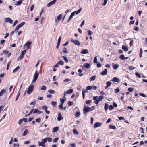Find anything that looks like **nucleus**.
I'll return each instance as SVG.
<instances>
[{
    "label": "nucleus",
    "mask_w": 147,
    "mask_h": 147,
    "mask_svg": "<svg viewBox=\"0 0 147 147\" xmlns=\"http://www.w3.org/2000/svg\"><path fill=\"white\" fill-rule=\"evenodd\" d=\"M104 98V96L102 95L99 96L98 98L97 96H94L93 99L95 100L94 102L96 104H98L99 102L101 101Z\"/></svg>",
    "instance_id": "f257e3e1"
},
{
    "label": "nucleus",
    "mask_w": 147,
    "mask_h": 147,
    "mask_svg": "<svg viewBox=\"0 0 147 147\" xmlns=\"http://www.w3.org/2000/svg\"><path fill=\"white\" fill-rule=\"evenodd\" d=\"M34 85L31 84L28 88V90L27 91V93L29 95L32 93L33 90V88Z\"/></svg>",
    "instance_id": "f03ea898"
},
{
    "label": "nucleus",
    "mask_w": 147,
    "mask_h": 147,
    "mask_svg": "<svg viewBox=\"0 0 147 147\" xmlns=\"http://www.w3.org/2000/svg\"><path fill=\"white\" fill-rule=\"evenodd\" d=\"M91 111V109L89 107L84 106L83 109V113L84 114H86V113Z\"/></svg>",
    "instance_id": "7ed1b4c3"
},
{
    "label": "nucleus",
    "mask_w": 147,
    "mask_h": 147,
    "mask_svg": "<svg viewBox=\"0 0 147 147\" xmlns=\"http://www.w3.org/2000/svg\"><path fill=\"white\" fill-rule=\"evenodd\" d=\"M38 75L39 73L37 71H36L34 76V78L32 81V83L34 82L38 78Z\"/></svg>",
    "instance_id": "20e7f679"
},
{
    "label": "nucleus",
    "mask_w": 147,
    "mask_h": 147,
    "mask_svg": "<svg viewBox=\"0 0 147 147\" xmlns=\"http://www.w3.org/2000/svg\"><path fill=\"white\" fill-rule=\"evenodd\" d=\"M31 44V42L29 41L27 42L24 45V47H27V49H29L30 48V46Z\"/></svg>",
    "instance_id": "39448f33"
},
{
    "label": "nucleus",
    "mask_w": 147,
    "mask_h": 147,
    "mask_svg": "<svg viewBox=\"0 0 147 147\" xmlns=\"http://www.w3.org/2000/svg\"><path fill=\"white\" fill-rule=\"evenodd\" d=\"M71 42L73 43H74L75 45H76L78 46H79L80 45V42L79 41L77 40H74L73 39H72Z\"/></svg>",
    "instance_id": "423d86ee"
},
{
    "label": "nucleus",
    "mask_w": 147,
    "mask_h": 147,
    "mask_svg": "<svg viewBox=\"0 0 147 147\" xmlns=\"http://www.w3.org/2000/svg\"><path fill=\"white\" fill-rule=\"evenodd\" d=\"M5 22H9L10 24H12L13 23V20L9 18H7L5 19Z\"/></svg>",
    "instance_id": "0eeeda50"
},
{
    "label": "nucleus",
    "mask_w": 147,
    "mask_h": 147,
    "mask_svg": "<svg viewBox=\"0 0 147 147\" xmlns=\"http://www.w3.org/2000/svg\"><path fill=\"white\" fill-rule=\"evenodd\" d=\"M63 119V118L61 117V114L60 113H59L58 114L57 120L59 121H60Z\"/></svg>",
    "instance_id": "6e6552de"
},
{
    "label": "nucleus",
    "mask_w": 147,
    "mask_h": 147,
    "mask_svg": "<svg viewBox=\"0 0 147 147\" xmlns=\"http://www.w3.org/2000/svg\"><path fill=\"white\" fill-rule=\"evenodd\" d=\"M88 50L87 49H83L81 52V54H86L88 53Z\"/></svg>",
    "instance_id": "1a4fd4ad"
},
{
    "label": "nucleus",
    "mask_w": 147,
    "mask_h": 147,
    "mask_svg": "<svg viewBox=\"0 0 147 147\" xmlns=\"http://www.w3.org/2000/svg\"><path fill=\"white\" fill-rule=\"evenodd\" d=\"M111 81L114 82H119L120 81V80L117 77H114L112 79Z\"/></svg>",
    "instance_id": "9d476101"
},
{
    "label": "nucleus",
    "mask_w": 147,
    "mask_h": 147,
    "mask_svg": "<svg viewBox=\"0 0 147 147\" xmlns=\"http://www.w3.org/2000/svg\"><path fill=\"white\" fill-rule=\"evenodd\" d=\"M23 0H20L18 2H14V4L15 5H20L22 3Z\"/></svg>",
    "instance_id": "9b49d317"
},
{
    "label": "nucleus",
    "mask_w": 147,
    "mask_h": 147,
    "mask_svg": "<svg viewBox=\"0 0 147 147\" xmlns=\"http://www.w3.org/2000/svg\"><path fill=\"white\" fill-rule=\"evenodd\" d=\"M59 129V127H56L53 128L52 129V132L54 133L55 132H57Z\"/></svg>",
    "instance_id": "f8f14e48"
},
{
    "label": "nucleus",
    "mask_w": 147,
    "mask_h": 147,
    "mask_svg": "<svg viewBox=\"0 0 147 147\" xmlns=\"http://www.w3.org/2000/svg\"><path fill=\"white\" fill-rule=\"evenodd\" d=\"M55 2H54V1H52L51 2H50L49 3H48L47 5V6L48 7H50L52 5L54 4Z\"/></svg>",
    "instance_id": "ddd939ff"
},
{
    "label": "nucleus",
    "mask_w": 147,
    "mask_h": 147,
    "mask_svg": "<svg viewBox=\"0 0 147 147\" xmlns=\"http://www.w3.org/2000/svg\"><path fill=\"white\" fill-rule=\"evenodd\" d=\"M75 14V12H72L71 14V15L70 16L68 20L67 21L68 22H69L72 19L74 16V15Z\"/></svg>",
    "instance_id": "4468645a"
},
{
    "label": "nucleus",
    "mask_w": 147,
    "mask_h": 147,
    "mask_svg": "<svg viewBox=\"0 0 147 147\" xmlns=\"http://www.w3.org/2000/svg\"><path fill=\"white\" fill-rule=\"evenodd\" d=\"M6 93V90H5L3 89L0 92V96H1L3 95Z\"/></svg>",
    "instance_id": "2eb2a0df"
},
{
    "label": "nucleus",
    "mask_w": 147,
    "mask_h": 147,
    "mask_svg": "<svg viewBox=\"0 0 147 147\" xmlns=\"http://www.w3.org/2000/svg\"><path fill=\"white\" fill-rule=\"evenodd\" d=\"M101 125V124L99 122H96L95 123L94 125V127L95 128H96L100 126Z\"/></svg>",
    "instance_id": "dca6fc26"
},
{
    "label": "nucleus",
    "mask_w": 147,
    "mask_h": 147,
    "mask_svg": "<svg viewBox=\"0 0 147 147\" xmlns=\"http://www.w3.org/2000/svg\"><path fill=\"white\" fill-rule=\"evenodd\" d=\"M38 143L39 146H42V147H45V145L43 142L39 141Z\"/></svg>",
    "instance_id": "f3484780"
},
{
    "label": "nucleus",
    "mask_w": 147,
    "mask_h": 147,
    "mask_svg": "<svg viewBox=\"0 0 147 147\" xmlns=\"http://www.w3.org/2000/svg\"><path fill=\"white\" fill-rule=\"evenodd\" d=\"M120 58H121L122 60H124L125 59H127L128 57H125L123 55H121L120 56Z\"/></svg>",
    "instance_id": "a211bd4d"
},
{
    "label": "nucleus",
    "mask_w": 147,
    "mask_h": 147,
    "mask_svg": "<svg viewBox=\"0 0 147 147\" xmlns=\"http://www.w3.org/2000/svg\"><path fill=\"white\" fill-rule=\"evenodd\" d=\"M122 48L126 52L128 50V47L125 45H123L122 46Z\"/></svg>",
    "instance_id": "6ab92c4d"
},
{
    "label": "nucleus",
    "mask_w": 147,
    "mask_h": 147,
    "mask_svg": "<svg viewBox=\"0 0 147 147\" xmlns=\"http://www.w3.org/2000/svg\"><path fill=\"white\" fill-rule=\"evenodd\" d=\"M107 69H105L103 71L101 72V74L102 75H104L107 74Z\"/></svg>",
    "instance_id": "aec40b11"
},
{
    "label": "nucleus",
    "mask_w": 147,
    "mask_h": 147,
    "mask_svg": "<svg viewBox=\"0 0 147 147\" xmlns=\"http://www.w3.org/2000/svg\"><path fill=\"white\" fill-rule=\"evenodd\" d=\"M110 86V82L109 81L107 82V83L106 86H105V88L106 89H107Z\"/></svg>",
    "instance_id": "412c9836"
},
{
    "label": "nucleus",
    "mask_w": 147,
    "mask_h": 147,
    "mask_svg": "<svg viewBox=\"0 0 147 147\" xmlns=\"http://www.w3.org/2000/svg\"><path fill=\"white\" fill-rule=\"evenodd\" d=\"M86 92V91L84 89H82V97L83 99H84L85 96V93Z\"/></svg>",
    "instance_id": "4be33fe9"
},
{
    "label": "nucleus",
    "mask_w": 147,
    "mask_h": 147,
    "mask_svg": "<svg viewBox=\"0 0 147 147\" xmlns=\"http://www.w3.org/2000/svg\"><path fill=\"white\" fill-rule=\"evenodd\" d=\"M73 92V90L72 89H70L66 91L67 94H70L72 93Z\"/></svg>",
    "instance_id": "5701e85b"
},
{
    "label": "nucleus",
    "mask_w": 147,
    "mask_h": 147,
    "mask_svg": "<svg viewBox=\"0 0 147 147\" xmlns=\"http://www.w3.org/2000/svg\"><path fill=\"white\" fill-rule=\"evenodd\" d=\"M119 67V65L117 64H113V67L114 69H116Z\"/></svg>",
    "instance_id": "b1692460"
},
{
    "label": "nucleus",
    "mask_w": 147,
    "mask_h": 147,
    "mask_svg": "<svg viewBox=\"0 0 147 147\" xmlns=\"http://www.w3.org/2000/svg\"><path fill=\"white\" fill-rule=\"evenodd\" d=\"M24 55L21 53L19 57L18 58L17 60L20 61L24 57Z\"/></svg>",
    "instance_id": "393cba45"
},
{
    "label": "nucleus",
    "mask_w": 147,
    "mask_h": 147,
    "mask_svg": "<svg viewBox=\"0 0 147 147\" xmlns=\"http://www.w3.org/2000/svg\"><path fill=\"white\" fill-rule=\"evenodd\" d=\"M96 78V76L95 75L94 76H92L90 78V81H92L95 80Z\"/></svg>",
    "instance_id": "a878e982"
},
{
    "label": "nucleus",
    "mask_w": 147,
    "mask_h": 147,
    "mask_svg": "<svg viewBox=\"0 0 147 147\" xmlns=\"http://www.w3.org/2000/svg\"><path fill=\"white\" fill-rule=\"evenodd\" d=\"M20 89H19V92L18 93L17 95L16 96V98L15 100V101H16L17 100V99H18V98H19V97L20 95Z\"/></svg>",
    "instance_id": "bb28decb"
},
{
    "label": "nucleus",
    "mask_w": 147,
    "mask_h": 147,
    "mask_svg": "<svg viewBox=\"0 0 147 147\" xmlns=\"http://www.w3.org/2000/svg\"><path fill=\"white\" fill-rule=\"evenodd\" d=\"M20 69L19 67L18 66L13 71V73H15L17 71Z\"/></svg>",
    "instance_id": "cd10ccee"
},
{
    "label": "nucleus",
    "mask_w": 147,
    "mask_h": 147,
    "mask_svg": "<svg viewBox=\"0 0 147 147\" xmlns=\"http://www.w3.org/2000/svg\"><path fill=\"white\" fill-rule=\"evenodd\" d=\"M90 64H88L87 63H86L84 64V67L86 68H89L90 67Z\"/></svg>",
    "instance_id": "c85d7f7f"
},
{
    "label": "nucleus",
    "mask_w": 147,
    "mask_h": 147,
    "mask_svg": "<svg viewBox=\"0 0 147 147\" xmlns=\"http://www.w3.org/2000/svg\"><path fill=\"white\" fill-rule=\"evenodd\" d=\"M82 9V8H81L80 9H79L77 11H74V12H75V13H76V14H79L81 11V10Z\"/></svg>",
    "instance_id": "c756f323"
},
{
    "label": "nucleus",
    "mask_w": 147,
    "mask_h": 147,
    "mask_svg": "<svg viewBox=\"0 0 147 147\" xmlns=\"http://www.w3.org/2000/svg\"><path fill=\"white\" fill-rule=\"evenodd\" d=\"M92 88V86H87L86 88V90H91Z\"/></svg>",
    "instance_id": "7c9ffc66"
},
{
    "label": "nucleus",
    "mask_w": 147,
    "mask_h": 147,
    "mask_svg": "<svg viewBox=\"0 0 147 147\" xmlns=\"http://www.w3.org/2000/svg\"><path fill=\"white\" fill-rule=\"evenodd\" d=\"M28 132V130L27 129L25 130L23 133V136H26V135L27 134Z\"/></svg>",
    "instance_id": "2f4dec72"
},
{
    "label": "nucleus",
    "mask_w": 147,
    "mask_h": 147,
    "mask_svg": "<svg viewBox=\"0 0 147 147\" xmlns=\"http://www.w3.org/2000/svg\"><path fill=\"white\" fill-rule=\"evenodd\" d=\"M51 104L54 106L55 107L57 105V102H56L52 101L51 102Z\"/></svg>",
    "instance_id": "473e14b6"
},
{
    "label": "nucleus",
    "mask_w": 147,
    "mask_h": 147,
    "mask_svg": "<svg viewBox=\"0 0 147 147\" xmlns=\"http://www.w3.org/2000/svg\"><path fill=\"white\" fill-rule=\"evenodd\" d=\"M109 105L107 103H105V109L106 111L108 109Z\"/></svg>",
    "instance_id": "72a5a7b5"
},
{
    "label": "nucleus",
    "mask_w": 147,
    "mask_h": 147,
    "mask_svg": "<svg viewBox=\"0 0 147 147\" xmlns=\"http://www.w3.org/2000/svg\"><path fill=\"white\" fill-rule=\"evenodd\" d=\"M46 89V87L44 85L42 86L41 87V90H45Z\"/></svg>",
    "instance_id": "f704fd0d"
},
{
    "label": "nucleus",
    "mask_w": 147,
    "mask_h": 147,
    "mask_svg": "<svg viewBox=\"0 0 147 147\" xmlns=\"http://www.w3.org/2000/svg\"><path fill=\"white\" fill-rule=\"evenodd\" d=\"M34 109H32L31 110V111H30V113H28V114H27V115H26L25 116V117H26L27 116H28L30 115L32 113V112H33Z\"/></svg>",
    "instance_id": "c9c22d12"
},
{
    "label": "nucleus",
    "mask_w": 147,
    "mask_h": 147,
    "mask_svg": "<svg viewBox=\"0 0 147 147\" xmlns=\"http://www.w3.org/2000/svg\"><path fill=\"white\" fill-rule=\"evenodd\" d=\"M25 24V22H22L18 26H19V27L21 28L23 26V25Z\"/></svg>",
    "instance_id": "e433bc0d"
},
{
    "label": "nucleus",
    "mask_w": 147,
    "mask_h": 147,
    "mask_svg": "<svg viewBox=\"0 0 147 147\" xmlns=\"http://www.w3.org/2000/svg\"><path fill=\"white\" fill-rule=\"evenodd\" d=\"M62 57L63 58L64 60L66 63L68 62V59L65 57L64 56H63Z\"/></svg>",
    "instance_id": "4c0bfd02"
},
{
    "label": "nucleus",
    "mask_w": 147,
    "mask_h": 147,
    "mask_svg": "<svg viewBox=\"0 0 147 147\" xmlns=\"http://www.w3.org/2000/svg\"><path fill=\"white\" fill-rule=\"evenodd\" d=\"M143 53V51L142 48H141L140 53V57H142V54Z\"/></svg>",
    "instance_id": "58836bf2"
},
{
    "label": "nucleus",
    "mask_w": 147,
    "mask_h": 147,
    "mask_svg": "<svg viewBox=\"0 0 147 147\" xmlns=\"http://www.w3.org/2000/svg\"><path fill=\"white\" fill-rule=\"evenodd\" d=\"M67 49L65 47L63 48V52L64 53H68V52L67 51Z\"/></svg>",
    "instance_id": "ea45409f"
},
{
    "label": "nucleus",
    "mask_w": 147,
    "mask_h": 147,
    "mask_svg": "<svg viewBox=\"0 0 147 147\" xmlns=\"http://www.w3.org/2000/svg\"><path fill=\"white\" fill-rule=\"evenodd\" d=\"M63 104L60 103L59 106V109L61 110L63 108Z\"/></svg>",
    "instance_id": "a19ab883"
},
{
    "label": "nucleus",
    "mask_w": 147,
    "mask_h": 147,
    "mask_svg": "<svg viewBox=\"0 0 147 147\" xmlns=\"http://www.w3.org/2000/svg\"><path fill=\"white\" fill-rule=\"evenodd\" d=\"M48 92L50 94H54L55 91L52 90H48Z\"/></svg>",
    "instance_id": "79ce46f5"
},
{
    "label": "nucleus",
    "mask_w": 147,
    "mask_h": 147,
    "mask_svg": "<svg viewBox=\"0 0 147 147\" xmlns=\"http://www.w3.org/2000/svg\"><path fill=\"white\" fill-rule=\"evenodd\" d=\"M58 63H59V64L61 65H63L64 64V62L62 61H59L58 62Z\"/></svg>",
    "instance_id": "37998d69"
},
{
    "label": "nucleus",
    "mask_w": 147,
    "mask_h": 147,
    "mask_svg": "<svg viewBox=\"0 0 147 147\" xmlns=\"http://www.w3.org/2000/svg\"><path fill=\"white\" fill-rule=\"evenodd\" d=\"M139 94L141 96L144 97H146V96L145 95V94H144L142 93H139Z\"/></svg>",
    "instance_id": "c03bdc74"
},
{
    "label": "nucleus",
    "mask_w": 147,
    "mask_h": 147,
    "mask_svg": "<svg viewBox=\"0 0 147 147\" xmlns=\"http://www.w3.org/2000/svg\"><path fill=\"white\" fill-rule=\"evenodd\" d=\"M80 115V112H77L76 114L75 115V116L76 117H79Z\"/></svg>",
    "instance_id": "a18cd8bd"
},
{
    "label": "nucleus",
    "mask_w": 147,
    "mask_h": 147,
    "mask_svg": "<svg viewBox=\"0 0 147 147\" xmlns=\"http://www.w3.org/2000/svg\"><path fill=\"white\" fill-rule=\"evenodd\" d=\"M88 35H92L93 34V32L92 31L90 30H88Z\"/></svg>",
    "instance_id": "49530a36"
},
{
    "label": "nucleus",
    "mask_w": 147,
    "mask_h": 147,
    "mask_svg": "<svg viewBox=\"0 0 147 147\" xmlns=\"http://www.w3.org/2000/svg\"><path fill=\"white\" fill-rule=\"evenodd\" d=\"M57 19L58 20H60L61 19V15L60 14L57 16Z\"/></svg>",
    "instance_id": "de8ad7c7"
},
{
    "label": "nucleus",
    "mask_w": 147,
    "mask_h": 147,
    "mask_svg": "<svg viewBox=\"0 0 147 147\" xmlns=\"http://www.w3.org/2000/svg\"><path fill=\"white\" fill-rule=\"evenodd\" d=\"M128 90L130 92H132L133 91L134 89L130 87L128 88Z\"/></svg>",
    "instance_id": "09e8293b"
},
{
    "label": "nucleus",
    "mask_w": 147,
    "mask_h": 147,
    "mask_svg": "<svg viewBox=\"0 0 147 147\" xmlns=\"http://www.w3.org/2000/svg\"><path fill=\"white\" fill-rule=\"evenodd\" d=\"M73 132L75 134H79V132L76 129L73 130Z\"/></svg>",
    "instance_id": "8fccbe9b"
},
{
    "label": "nucleus",
    "mask_w": 147,
    "mask_h": 147,
    "mask_svg": "<svg viewBox=\"0 0 147 147\" xmlns=\"http://www.w3.org/2000/svg\"><path fill=\"white\" fill-rule=\"evenodd\" d=\"M92 101L91 100H87L86 102V103L87 104H89L91 103Z\"/></svg>",
    "instance_id": "3c124183"
},
{
    "label": "nucleus",
    "mask_w": 147,
    "mask_h": 147,
    "mask_svg": "<svg viewBox=\"0 0 147 147\" xmlns=\"http://www.w3.org/2000/svg\"><path fill=\"white\" fill-rule=\"evenodd\" d=\"M33 111V113L34 114L36 113H37L38 111V110L37 109H34Z\"/></svg>",
    "instance_id": "603ef678"
},
{
    "label": "nucleus",
    "mask_w": 147,
    "mask_h": 147,
    "mask_svg": "<svg viewBox=\"0 0 147 147\" xmlns=\"http://www.w3.org/2000/svg\"><path fill=\"white\" fill-rule=\"evenodd\" d=\"M135 74L139 78H140L141 77L140 74L137 72L135 73Z\"/></svg>",
    "instance_id": "864d4df0"
},
{
    "label": "nucleus",
    "mask_w": 147,
    "mask_h": 147,
    "mask_svg": "<svg viewBox=\"0 0 147 147\" xmlns=\"http://www.w3.org/2000/svg\"><path fill=\"white\" fill-rule=\"evenodd\" d=\"M42 141H43L42 142H43L44 144L47 141V138H45L44 139H42Z\"/></svg>",
    "instance_id": "5fc2aeb1"
},
{
    "label": "nucleus",
    "mask_w": 147,
    "mask_h": 147,
    "mask_svg": "<svg viewBox=\"0 0 147 147\" xmlns=\"http://www.w3.org/2000/svg\"><path fill=\"white\" fill-rule=\"evenodd\" d=\"M41 120V119L40 118H38V119H36V122H38V123H40V122Z\"/></svg>",
    "instance_id": "6e6d98bb"
},
{
    "label": "nucleus",
    "mask_w": 147,
    "mask_h": 147,
    "mask_svg": "<svg viewBox=\"0 0 147 147\" xmlns=\"http://www.w3.org/2000/svg\"><path fill=\"white\" fill-rule=\"evenodd\" d=\"M3 53L5 54L6 55L8 53L9 51L7 50H4L3 51Z\"/></svg>",
    "instance_id": "4d7b16f0"
},
{
    "label": "nucleus",
    "mask_w": 147,
    "mask_h": 147,
    "mask_svg": "<svg viewBox=\"0 0 147 147\" xmlns=\"http://www.w3.org/2000/svg\"><path fill=\"white\" fill-rule=\"evenodd\" d=\"M60 101L61 102V103L62 104H63L65 102V100L62 98H61L60 99Z\"/></svg>",
    "instance_id": "13d9d810"
},
{
    "label": "nucleus",
    "mask_w": 147,
    "mask_h": 147,
    "mask_svg": "<svg viewBox=\"0 0 147 147\" xmlns=\"http://www.w3.org/2000/svg\"><path fill=\"white\" fill-rule=\"evenodd\" d=\"M68 104L70 106H72L73 104V102H71V101H69L68 102Z\"/></svg>",
    "instance_id": "bf43d9fd"
},
{
    "label": "nucleus",
    "mask_w": 147,
    "mask_h": 147,
    "mask_svg": "<svg viewBox=\"0 0 147 147\" xmlns=\"http://www.w3.org/2000/svg\"><path fill=\"white\" fill-rule=\"evenodd\" d=\"M23 119H20L18 122V123L19 125H20L21 124V123L23 122Z\"/></svg>",
    "instance_id": "052dcab7"
},
{
    "label": "nucleus",
    "mask_w": 147,
    "mask_h": 147,
    "mask_svg": "<svg viewBox=\"0 0 147 147\" xmlns=\"http://www.w3.org/2000/svg\"><path fill=\"white\" fill-rule=\"evenodd\" d=\"M115 91L116 93H117L119 92L120 89L119 88H117L115 89Z\"/></svg>",
    "instance_id": "680f3d73"
},
{
    "label": "nucleus",
    "mask_w": 147,
    "mask_h": 147,
    "mask_svg": "<svg viewBox=\"0 0 147 147\" xmlns=\"http://www.w3.org/2000/svg\"><path fill=\"white\" fill-rule=\"evenodd\" d=\"M58 139L59 138L58 137L55 138L53 141V142H56L58 140Z\"/></svg>",
    "instance_id": "e2e57ef3"
},
{
    "label": "nucleus",
    "mask_w": 147,
    "mask_h": 147,
    "mask_svg": "<svg viewBox=\"0 0 147 147\" xmlns=\"http://www.w3.org/2000/svg\"><path fill=\"white\" fill-rule=\"evenodd\" d=\"M47 138V141L49 142H51L52 140V139L51 138Z\"/></svg>",
    "instance_id": "0e129e2a"
},
{
    "label": "nucleus",
    "mask_w": 147,
    "mask_h": 147,
    "mask_svg": "<svg viewBox=\"0 0 147 147\" xmlns=\"http://www.w3.org/2000/svg\"><path fill=\"white\" fill-rule=\"evenodd\" d=\"M97 62V57L96 56L94 58V63H96Z\"/></svg>",
    "instance_id": "69168bd1"
},
{
    "label": "nucleus",
    "mask_w": 147,
    "mask_h": 147,
    "mask_svg": "<svg viewBox=\"0 0 147 147\" xmlns=\"http://www.w3.org/2000/svg\"><path fill=\"white\" fill-rule=\"evenodd\" d=\"M135 69V67L134 66H129V70H132Z\"/></svg>",
    "instance_id": "338daca9"
},
{
    "label": "nucleus",
    "mask_w": 147,
    "mask_h": 147,
    "mask_svg": "<svg viewBox=\"0 0 147 147\" xmlns=\"http://www.w3.org/2000/svg\"><path fill=\"white\" fill-rule=\"evenodd\" d=\"M118 118L119 119V120H120L125 119L124 117H118Z\"/></svg>",
    "instance_id": "774afa93"
}]
</instances>
